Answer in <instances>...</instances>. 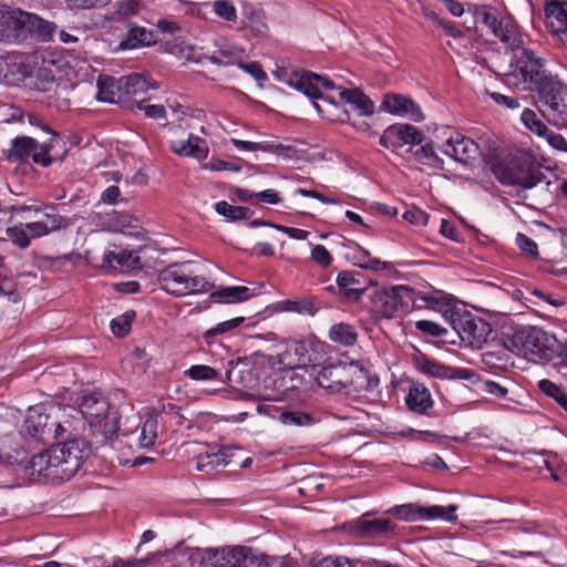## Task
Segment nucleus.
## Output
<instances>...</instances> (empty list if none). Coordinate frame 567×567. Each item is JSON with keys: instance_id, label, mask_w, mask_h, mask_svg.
<instances>
[{"instance_id": "20e7f679", "label": "nucleus", "mask_w": 567, "mask_h": 567, "mask_svg": "<svg viewBox=\"0 0 567 567\" xmlns=\"http://www.w3.org/2000/svg\"><path fill=\"white\" fill-rule=\"evenodd\" d=\"M511 343L513 351L533 362L549 361L559 351L557 339L537 327L517 330Z\"/></svg>"}, {"instance_id": "f8f14e48", "label": "nucleus", "mask_w": 567, "mask_h": 567, "mask_svg": "<svg viewBox=\"0 0 567 567\" xmlns=\"http://www.w3.org/2000/svg\"><path fill=\"white\" fill-rule=\"evenodd\" d=\"M543 116L555 127H567V86L557 79L539 94Z\"/></svg>"}, {"instance_id": "a18cd8bd", "label": "nucleus", "mask_w": 567, "mask_h": 567, "mask_svg": "<svg viewBox=\"0 0 567 567\" xmlns=\"http://www.w3.org/2000/svg\"><path fill=\"white\" fill-rule=\"evenodd\" d=\"M414 157L419 163L433 168H441L443 164L431 143L421 145V147L415 151Z\"/></svg>"}, {"instance_id": "79ce46f5", "label": "nucleus", "mask_w": 567, "mask_h": 567, "mask_svg": "<svg viewBox=\"0 0 567 567\" xmlns=\"http://www.w3.org/2000/svg\"><path fill=\"white\" fill-rule=\"evenodd\" d=\"M523 125L538 137L547 134L548 126L534 110L525 109L520 114Z\"/></svg>"}, {"instance_id": "72a5a7b5", "label": "nucleus", "mask_w": 567, "mask_h": 567, "mask_svg": "<svg viewBox=\"0 0 567 567\" xmlns=\"http://www.w3.org/2000/svg\"><path fill=\"white\" fill-rule=\"evenodd\" d=\"M140 262V258L126 250H107L103 256V266L114 270L126 271L133 269Z\"/></svg>"}, {"instance_id": "58836bf2", "label": "nucleus", "mask_w": 567, "mask_h": 567, "mask_svg": "<svg viewBox=\"0 0 567 567\" xmlns=\"http://www.w3.org/2000/svg\"><path fill=\"white\" fill-rule=\"evenodd\" d=\"M250 297L249 289L244 286H231L223 288L210 293V298L215 302L236 303L248 300Z\"/></svg>"}, {"instance_id": "f3484780", "label": "nucleus", "mask_w": 567, "mask_h": 567, "mask_svg": "<svg viewBox=\"0 0 567 567\" xmlns=\"http://www.w3.org/2000/svg\"><path fill=\"white\" fill-rule=\"evenodd\" d=\"M24 226L30 239L41 238L68 227V220L56 212L55 207L47 206L41 218L33 223H27Z\"/></svg>"}, {"instance_id": "393cba45", "label": "nucleus", "mask_w": 567, "mask_h": 567, "mask_svg": "<svg viewBox=\"0 0 567 567\" xmlns=\"http://www.w3.org/2000/svg\"><path fill=\"white\" fill-rule=\"evenodd\" d=\"M127 33L120 42V50H135L143 47H150L156 42V38L151 30L130 22Z\"/></svg>"}, {"instance_id": "0eeeda50", "label": "nucleus", "mask_w": 567, "mask_h": 567, "mask_svg": "<svg viewBox=\"0 0 567 567\" xmlns=\"http://www.w3.org/2000/svg\"><path fill=\"white\" fill-rule=\"evenodd\" d=\"M312 346L311 340H281L274 344V353L266 357L267 362L271 368L279 370L306 367L312 361Z\"/></svg>"}, {"instance_id": "4468645a", "label": "nucleus", "mask_w": 567, "mask_h": 567, "mask_svg": "<svg viewBox=\"0 0 567 567\" xmlns=\"http://www.w3.org/2000/svg\"><path fill=\"white\" fill-rule=\"evenodd\" d=\"M452 324L462 341L472 347H481L492 331L485 320L468 312L456 315Z\"/></svg>"}, {"instance_id": "7c9ffc66", "label": "nucleus", "mask_w": 567, "mask_h": 567, "mask_svg": "<svg viewBox=\"0 0 567 567\" xmlns=\"http://www.w3.org/2000/svg\"><path fill=\"white\" fill-rule=\"evenodd\" d=\"M347 258L354 266L372 271H381L388 269L390 266L389 262L382 261L379 258L373 257L369 250L364 249L359 245L349 248L347 252Z\"/></svg>"}, {"instance_id": "c9c22d12", "label": "nucleus", "mask_w": 567, "mask_h": 567, "mask_svg": "<svg viewBox=\"0 0 567 567\" xmlns=\"http://www.w3.org/2000/svg\"><path fill=\"white\" fill-rule=\"evenodd\" d=\"M357 328L348 322L334 323L329 328L328 338L330 341L343 347H352L358 341Z\"/></svg>"}, {"instance_id": "1a4fd4ad", "label": "nucleus", "mask_w": 567, "mask_h": 567, "mask_svg": "<svg viewBox=\"0 0 567 567\" xmlns=\"http://www.w3.org/2000/svg\"><path fill=\"white\" fill-rule=\"evenodd\" d=\"M457 506L451 504L449 506L441 505H421L417 503H408L402 505L393 506L389 509V513L395 518L404 522H455L457 516L455 515Z\"/></svg>"}, {"instance_id": "ea45409f", "label": "nucleus", "mask_w": 567, "mask_h": 567, "mask_svg": "<svg viewBox=\"0 0 567 567\" xmlns=\"http://www.w3.org/2000/svg\"><path fill=\"white\" fill-rule=\"evenodd\" d=\"M25 451L10 437L0 439V464L13 465L23 460Z\"/></svg>"}, {"instance_id": "7ed1b4c3", "label": "nucleus", "mask_w": 567, "mask_h": 567, "mask_svg": "<svg viewBox=\"0 0 567 567\" xmlns=\"http://www.w3.org/2000/svg\"><path fill=\"white\" fill-rule=\"evenodd\" d=\"M286 83L302 92L310 99H323L334 103V96L323 94V90L337 91L339 97L350 104L361 116H370L374 113V104L360 89H344L336 85L329 79L308 71L292 72L286 80Z\"/></svg>"}, {"instance_id": "603ef678", "label": "nucleus", "mask_w": 567, "mask_h": 567, "mask_svg": "<svg viewBox=\"0 0 567 567\" xmlns=\"http://www.w3.org/2000/svg\"><path fill=\"white\" fill-rule=\"evenodd\" d=\"M248 28L258 37L266 35L268 25L265 21V16L259 10H251L247 13Z\"/></svg>"}, {"instance_id": "f257e3e1", "label": "nucleus", "mask_w": 567, "mask_h": 567, "mask_svg": "<svg viewBox=\"0 0 567 567\" xmlns=\"http://www.w3.org/2000/svg\"><path fill=\"white\" fill-rule=\"evenodd\" d=\"M477 18L491 29L513 53L506 83L519 91L537 92L538 94L558 78L547 72L544 60L532 49L526 48L523 35L511 18H498L491 8L483 7Z\"/></svg>"}, {"instance_id": "e2e57ef3", "label": "nucleus", "mask_w": 567, "mask_h": 567, "mask_svg": "<svg viewBox=\"0 0 567 567\" xmlns=\"http://www.w3.org/2000/svg\"><path fill=\"white\" fill-rule=\"evenodd\" d=\"M403 218L412 225L424 226L427 224L429 215L422 209L413 207L403 214Z\"/></svg>"}, {"instance_id": "864d4df0", "label": "nucleus", "mask_w": 567, "mask_h": 567, "mask_svg": "<svg viewBox=\"0 0 567 567\" xmlns=\"http://www.w3.org/2000/svg\"><path fill=\"white\" fill-rule=\"evenodd\" d=\"M243 322H244V318L243 317H237V318H234V319H230V320H226V321L219 322L214 328H210L207 331H205L203 337L206 340H208V339L214 338V337H216L218 334H223V333H226V332H228L230 330L236 329Z\"/></svg>"}, {"instance_id": "5fc2aeb1", "label": "nucleus", "mask_w": 567, "mask_h": 567, "mask_svg": "<svg viewBox=\"0 0 567 567\" xmlns=\"http://www.w3.org/2000/svg\"><path fill=\"white\" fill-rule=\"evenodd\" d=\"M141 8L140 0H121L115 4V14L118 18H127L137 14Z\"/></svg>"}, {"instance_id": "4d7b16f0", "label": "nucleus", "mask_w": 567, "mask_h": 567, "mask_svg": "<svg viewBox=\"0 0 567 567\" xmlns=\"http://www.w3.org/2000/svg\"><path fill=\"white\" fill-rule=\"evenodd\" d=\"M311 260L320 267L327 268L332 264V256L322 245H315L311 249Z\"/></svg>"}, {"instance_id": "49530a36", "label": "nucleus", "mask_w": 567, "mask_h": 567, "mask_svg": "<svg viewBox=\"0 0 567 567\" xmlns=\"http://www.w3.org/2000/svg\"><path fill=\"white\" fill-rule=\"evenodd\" d=\"M185 374L195 381H208L217 379L220 373L209 365L195 364L186 370Z\"/></svg>"}, {"instance_id": "0e129e2a", "label": "nucleus", "mask_w": 567, "mask_h": 567, "mask_svg": "<svg viewBox=\"0 0 567 567\" xmlns=\"http://www.w3.org/2000/svg\"><path fill=\"white\" fill-rule=\"evenodd\" d=\"M359 274L350 270L341 271L337 277V285L341 291L359 285Z\"/></svg>"}, {"instance_id": "680f3d73", "label": "nucleus", "mask_w": 567, "mask_h": 567, "mask_svg": "<svg viewBox=\"0 0 567 567\" xmlns=\"http://www.w3.org/2000/svg\"><path fill=\"white\" fill-rule=\"evenodd\" d=\"M542 138H545L551 148L567 153V140L561 134L555 133L548 128L547 134Z\"/></svg>"}, {"instance_id": "6e6552de", "label": "nucleus", "mask_w": 567, "mask_h": 567, "mask_svg": "<svg viewBox=\"0 0 567 567\" xmlns=\"http://www.w3.org/2000/svg\"><path fill=\"white\" fill-rule=\"evenodd\" d=\"M50 419L51 413H48L43 405L30 408L23 424L24 432L42 442L51 439H63V434L70 432L71 424L69 421L50 423Z\"/></svg>"}, {"instance_id": "052dcab7", "label": "nucleus", "mask_w": 567, "mask_h": 567, "mask_svg": "<svg viewBox=\"0 0 567 567\" xmlns=\"http://www.w3.org/2000/svg\"><path fill=\"white\" fill-rule=\"evenodd\" d=\"M415 328L433 337H441L446 333L445 328L431 320H419L415 322Z\"/></svg>"}, {"instance_id": "774afa93", "label": "nucleus", "mask_w": 567, "mask_h": 567, "mask_svg": "<svg viewBox=\"0 0 567 567\" xmlns=\"http://www.w3.org/2000/svg\"><path fill=\"white\" fill-rule=\"evenodd\" d=\"M321 567H352V561L344 556H328L320 561Z\"/></svg>"}, {"instance_id": "bb28decb", "label": "nucleus", "mask_w": 567, "mask_h": 567, "mask_svg": "<svg viewBox=\"0 0 567 567\" xmlns=\"http://www.w3.org/2000/svg\"><path fill=\"white\" fill-rule=\"evenodd\" d=\"M120 87H122L126 101L147 92L150 89L155 90L158 86L147 74L133 73L120 78Z\"/></svg>"}, {"instance_id": "dca6fc26", "label": "nucleus", "mask_w": 567, "mask_h": 567, "mask_svg": "<svg viewBox=\"0 0 567 567\" xmlns=\"http://www.w3.org/2000/svg\"><path fill=\"white\" fill-rule=\"evenodd\" d=\"M25 11L18 8H0V41L18 42L24 39Z\"/></svg>"}, {"instance_id": "4be33fe9", "label": "nucleus", "mask_w": 567, "mask_h": 567, "mask_svg": "<svg viewBox=\"0 0 567 567\" xmlns=\"http://www.w3.org/2000/svg\"><path fill=\"white\" fill-rule=\"evenodd\" d=\"M169 148L179 156L194 157L199 161L208 156L207 143L194 134H189L186 140L172 141Z\"/></svg>"}, {"instance_id": "aec40b11", "label": "nucleus", "mask_w": 567, "mask_h": 567, "mask_svg": "<svg viewBox=\"0 0 567 567\" xmlns=\"http://www.w3.org/2000/svg\"><path fill=\"white\" fill-rule=\"evenodd\" d=\"M381 107L391 114L406 116L414 122H421L424 118L421 107L412 99L401 94L386 95Z\"/></svg>"}, {"instance_id": "b1692460", "label": "nucleus", "mask_w": 567, "mask_h": 567, "mask_svg": "<svg viewBox=\"0 0 567 567\" xmlns=\"http://www.w3.org/2000/svg\"><path fill=\"white\" fill-rule=\"evenodd\" d=\"M546 23L555 34L567 32V1L550 0L544 8Z\"/></svg>"}, {"instance_id": "2eb2a0df", "label": "nucleus", "mask_w": 567, "mask_h": 567, "mask_svg": "<svg viewBox=\"0 0 567 567\" xmlns=\"http://www.w3.org/2000/svg\"><path fill=\"white\" fill-rule=\"evenodd\" d=\"M422 142L423 134L415 126L406 123L390 125L380 137V144L392 150L403 145H421Z\"/></svg>"}, {"instance_id": "bf43d9fd", "label": "nucleus", "mask_w": 567, "mask_h": 567, "mask_svg": "<svg viewBox=\"0 0 567 567\" xmlns=\"http://www.w3.org/2000/svg\"><path fill=\"white\" fill-rule=\"evenodd\" d=\"M402 435L404 437L410 439L411 441L416 442H437L440 436L435 432L432 431H416L413 429H409L408 431L403 432Z\"/></svg>"}, {"instance_id": "6ab92c4d", "label": "nucleus", "mask_w": 567, "mask_h": 567, "mask_svg": "<svg viewBox=\"0 0 567 567\" xmlns=\"http://www.w3.org/2000/svg\"><path fill=\"white\" fill-rule=\"evenodd\" d=\"M237 450L235 446H207L196 457V468L200 472L210 473L225 467Z\"/></svg>"}, {"instance_id": "6e6d98bb", "label": "nucleus", "mask_w": 567, "mask_h": 567, "mask_svg": "<svg viewBox=\"0 0 567 567\" xmlns=\"http://www.w3.org/2000/svg\"><path fill=\"white\" fill-rule=\"evenodd\" d=\"M213 8L218 17L227 21H235L237 19L236 8L228 0H217L214 2Z\"/></svg>"}, {"instance_id": "9b49d317", "label": "nucleus", "mask_w": 567, "mask_h": 567, "mask_svg": "<svg viewBox=\"0 0 567 567\" xmlns=\"http://www.w3.org/2000/svg\"><path fill=\"white\" fill-rule=\"evenodd\" d=\"M493 173L504 185L533 188L539 183L529 163L522 157H511L494 164Z\"/></svg>"}, {"instance_id": "39448f33", "label": "nucleus", "mask_w": 567, "mask_h": 567, "mask_svg": "<svg viewBox=\"0 0 567 567\" xmlns=\"http://www.w3.org/2000/svg\"><path fill=\"white\" fill-rule=\"evenodd\" d=\"M161 288L174 296L205 293L210 291L213 285L204 277L192 270V262L172 264L159 272Z\"/></svg>"}, {"instance_id": "c85d7f7f", "label": "nucleus", "mask_w": 567, "mask_h": 567, "mask_svg": "<svg viewBox=\"0 0 567 567\" xmlns=\"http://www.w3.org/2000/svg\"><path fill=\"white\" fill-rule=\"evenodd\" d=\"M56 25L53 22L44 20L37 14L25 12L24 38L27 33L32 34L39 41L48 42L53 39Z\"/></svg>"}, {"instance_id": "3c124183", "label": "nucleus", "mask_w": 567, "mask_h": 567, "mask_svg": "<svg viewBox=\"0 0 567 567\" xmlns=\"http://www.w3.org/2000/svg\"><path fill=\"white\" fill-rule=\"evenodd\" d=\"M8 238L19 248L25 249L30 246V236L24 224L20 226L9 227L7 229Z\"/></svg>"}, {"instance_id": "c756f323", "label": "nucleus", "mask_w": 567, "mask_h": 567, "mask_svg": "<svg viewBox=\"0 0 567 567\" xmlns=\"http://www.w3.org/2000/svg\"><path fill=\"white\" fill-rule=\"evenodd\" d=\"M405 403L411 411L417 414L427 413L434 404L429 389L420 383H414L410 386Z\"/></svg>"}, {"instance_id": "9d476101", "label": "nucleus", "mask_w": 567, "mask_h": 567, "mask_svg": "<svg viewBox=\"0 0 567 567\" xmlns=\"http://www.w3.org/2000/svg\"><path fill=\"white\" fill-rule=\"evenodd\" d=\"M51 147L50 143H39L30 136H17L3 155L9 162L24 163L32 158L35 164L47 167L52 163Z\"/></svg>"}, {"instance_id": "473e14b6", "label": "nucleus", "mask_w": 567, "mask_h": 567, "mask_svg": "<svg viewBox=\"0 0 567 567\" xmlns=\"http://www.w3.org/2000/svg\"><path fill=\"white\" fill-rule=\"evenodd\" d=\"M218 48L209 60L215 64L237 65L245 55V49L236 45L226 39L216 41Z\"/></svg>"}, {"instance_id": "69168bd1", "label": "nucleus", "mask_w": 567, "mask_h": 567, "mask_svg": "<svg viewBox=\"0 0 567 567\" xmlns=\"http://www.w3.org/2000/svg\"><path fill=\"white\" fill-rule=\"evenodd\" d=\"M237 66L246 73L250 74L256 81H265L267 79V74L257 62L245 63L241 59Z\"/></svg>"}, {"instance_id": "13d9d810", "label": "nucleus", "mask_w": 567, "mask_h": 567, "mask_svg": "<svg viewBox=\"0 0 567 567\" xmlns=\"http://www.w3.org/2000/svg\"><path fill=\"white\" fill-rule=\"evenodd\" d=\"M138 110L144 111L145 115L150 118H164L166 111L163 105L159 104H146L145 100L135 102L134 104Z\"/></svg>"}, {"instance_id": "2f4dec72", "label": "nucleus", "mask_w": 567, "mask_h": 567, "mask_svg": "<svg viewBox=\"0 0 567 567\" xmlns=\"http://www.w3.org/2000/svg\"><path fill=\"white\" fill-rule=\"evenodd\" d=\"M371 512H367L358 519L344 523L341 529H348L349 532H388L394 528L391 520L383 518L371 519Z\"/></svg>"}, {"instance_id": "412c9836", "label": "nucleus", "mask_w": 567, "mask_h": 567, "mask_svg": "<svg viewBox=\"0 0 567 567\" xmlns=\"http://www.w3.org/2000/svg\"><path fill=\"white\" fill-rule=\"evenodd\" d=\"M111 411L107 400L101 393H91L83 398L80 413L90 426L103 421V416Z\"/></svg>"}, {"instance_id": "4c0bfd02", "label": "nucleus", "mask_w": 567, "mask_h": 567, "mask_svg": "<svg viewBox=\"0 0 567 567\" xmlns=\"http://www.w3.org/2000/svg\"><path fill=\"white\" fill-rule=\"evenodd\" d=\"M230 142L237 150L247 152L261 151L266 153L282 154L290 150L289 146H285L275 141L250 142L239 138H231Z\"/></svg>"}, {"instance_id": "e433bc0d", "label": "nucleus", "mask_w": 567, "mask_h": 567, "mask_svg": "<svg viewBox=\"0 0 567 567\" xmlns=\"http://www.w3.org/2000/svg\"><path fill=\"white\" fill-rule=\"evenodd\" d=\"M414 364L416 369L426 375L439 378V379H450L452 377V368L445 364H442L435 360L430 359L424 354H420L415 357Z\"/></svg>"}, {"instance_id": "ddd939ff", "label": "nucleus", "mask_w": 567, "mask_h": 567, "mask_svg": "<svg viewBox=\"0 0 567 567\" xmlns=\"http://www.w3.org/2000/svg\"><path fill=\"white\" fill-rule=\"evenodd\" d=\"M441 137L442 143L439 145V148L443 154L456 162L467 163L478 155V145L452 127L446 126L437 131L436 138Z\"/></svg>"}, {"instance_id": "cd10ccee", "label": "nucleus", "mask_w": 567, "mask_h": 567, "mask_svg": "<svg viewBox=\"0 0 567 567\" xmlns=\"http://www.w3.org/2000/svg\"><path fill=\"white\" fill-rule=\"evenodd\" d=\"M197 556L202 567H233L234 546L200 549Z\"/></svg>"}, {"instance_id": "423d86ee", "label": "nucleus", "mask_w": 567, "mask_h": 567, "mask_svg": "<svg viewBox=\"0 0 567 567\" xmlns=\"http://www.w3.org/2000/svg\"><path fill=\"white\" fill-rule=\"evenodd\" d=\"M419 296L417 291L403 285L383 288L371 297L372 310L383 318H393L399 312L412 310Z\"/></svg>"}, {"instance_id": "c03bdc74", "label": "nucleus", "mask_w": 567, "mask_h": 567, "mask_svg": "<svg viewBox=\"0 0 567 567\" xmlns=\"http://www.w3.org/2000/svg\"><path fill=\"white\" fill-rule=\"evenodd\" d=\"M538 389L549 398H553L561 408L567 411V394L565 390L548 379L538 382Z\"/></svg>"}, {"instance_id": "a878e982", "label": "nucleus", "mask_w": 567, "mask_h": 567, "mask_svg": "<svg viewBox=\"0 0 567 567\" xmlns=\"http://www.w3.org/2000/svg\"><path fill=\"white\" fill-rule=\"evenodd\" d=\"M233 567H270V556L247 546H234Z\"/></svg>"}, {"instance_id": "8fccbe9b", "label": "nucleus", "mask_w": 567, "mask_h": 567, "mask_svg": "<svg viewBox=\"0 0 567 567\" xmlns=\"http://www.w3.org/2000/svg\"><path fill=\"white\" fill-rule=\"evenodd\" d=\"M279 420L285 425L305 426L311 423V416L301 411H285L279 415Z\"/></svg>"}, {"instance_id": "338daca9", "label": "nucleus", "mask_w": 567, "mask_h": 567, "mask_svg": "<svg viewBox=\"0 0 567 567\" xmlns=\"http://www.w3.org/2000/svg\"><path fill=\"white\" fill-rule=\"evenodd\" d=\"M516 244L522 251L529 256L536 257L538 255L537 244L526 235L518 233L516 236Z\"/></svg>"}, {"instance_id": "f704fd0d", "label": "nucleus", "mask_w": 567, "mask_h": 567, "mask_svg": "<svg viewBox=\"0 0 567 567\" xmlns=\"http://www.w3.org/2000/svg\"><path fill=\"white\" fill-rule=\"evenodd\" d=\"M97 87V99L102 102L120 103L125 101L124 92H122V87H120V79L100 76Z\"/></svg>"}, {"instance_id": "f03ea898", "label": "nucleus", "mask_w": 567, "mask_h": 567, "mask_svg": "<svg viewBox=\"0 0 567 567\" xmlns=\"http://www.w3.org/2000/svg\"><path fill=\"white\" fill-rule=\"evenodd\" d=\"M31 457L24 467L25 475L33 481L48 480L52 483L69 481L80 470L90 454V445L82 437H70Z\"/></svg>"}, {"instance_id": "09e8293b", "label": "nucleus", "mask_w": 567, "mask_h": 567, "mask_svg": "<svg viewBox=\"0 0 567 567\" xmlns=\"http://www.w3.org/2000/svg\"><path fill=\"white\" fill-rule=\"evenodd\" d=\"M135 318L134 311H127L116 318H114L110 326L112 332L116 337H124L128 333L133 319Z\"/></svg>"}, {"instance_id": "a19ab883", "label": "nucleus", "mask_w": 567, "mask_h": 567, "mask_svg": "<svg viewBox=\"0 0 567 567\" xmlns=\"http://www.w3.org/2000/svg\"><path fill=\"white\" fill-rule=\"evenodd\" d=\"M277 309L282 312H296L299 315L313 316L316 308L310 299H286L278 301Z\"/></svg>"}, {"instance_id": "a211bd4d", "label": "nucleus", "mask_w": 567, "mask_h": 567, "mask_svg": "<svg viewBox=\"0 0 567 567\" xmlns=\"http://www.w3.org/2000/svg\"><path fill=\"white\" fill-rule=\"evenodd\" d=\"M350 370L343 363L326 365L317 372L316 381L321 388L339 392L352 384Z\"/></svg>"}, {"instance_id": "5701e85b", "label": "nucleus", "mask_w": 567, "mask_h": 567, "mask_svg": "<svg viewBox=\"0 0 567 567\" xmlns=\"http://www.w3.org/2000/svg\"><path fill=\"white\" fill-rule=\"evenodd\" d=\"M158 419L154 414H147L145 420L138 424L134 432L124 429L123 435L135 436L134 441L140 449H148L154 445L157 439Z\"/></svg>"}, {"instance_id": "37998d69", "label": "nucleus", "mask_w": 567, "mask_h": 567, "mask_svg": "<svg viewBox=\"0 0 567 567\" xmlns=\"http://www.w3.org/2000/svg\"><path fill=\"white\" fill-rule=\"evenodd\" d=\"M214 207L218 215L224 216L231 221L246 219L250 212L247 207L230 205L226 200L217 202Z\"/></svg>"}, {"instance_id": "de8ad7c7", "label": "nucleus", "mask_w": 567, "mask_h": 567, "mask_svg": "<svg viewBox=\"0 0 567 567\" xmlns=\"http://www.w3.org/2000/svg\"><path fill=\"white\" fill-rule=\"evenodd\" d=\"M92 427L100 430L105 436H112L121 430L117 412L109 411L104 416L103 421L93 424Z\"/></svg>"}]
</instances>
